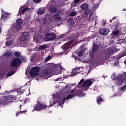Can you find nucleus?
<instances>
[{
	"label": "nucleus",
	"instance_id": "obj_1",
	"mask_svg": "<svg viewBox=\"0 0 126 126\" xmlns=\"http://www.w3.org/2000/svg\"><path fill=\"white\" fill-rule=\"evenodd\" d=\"M11 102H12V96L11 95L8 96H4L2 99H0V106H5V105H7V104H9Z\"/></svg>",
	"mask_w": 126,
	"mask_h": 126
},
{
	"label": "nucleus",
	"instance_id": "obj_2",
	"mask_svg": "<svg viewBox=\"0 0 126 126\" xmlns=\"http://www.w3.org/2000/svg\"><path fill=\"white\" fill-rule=\"evenodd\" d=\"M21 63H22L21 59L18 57H16L12 60L10 65L11 67H15L16 68V67L21 65Z\"/></svg>",
	"mask_w": 126,
	"mask_h": 126
},
{
	"label": "nucleus",
	"instance_id": "obj_3",
	"mask_svg": "<svg viewBox=\"0 0 126 126\" xmlns=\"http://www.w3.org/2000/svg\"><path fill=\"white\" fill-rule=\"evenodd\" d=\"M39 72H40V67L35 66L31 69L30 74L32 77H36L39 75Z\"/></svg>",
	"mask_w": 126,
	"mask_h": 126
},
{
	"label": "nucleus",
	"instance_id": "obj_4",
	"mask_svg": "<svg viewBox=\"0 0 126 126\" xmlns=\"http://www.w3.org/2000/svg\"><path fill=\"white\" fill-rule=\"evenodd\" d=\"M37 104L34 108V111H37V112H40L41 110H44V109H47L48 108V105H45L40 101H37Z\"/></svg>",
	"mask_w": 126,
	"mask_h": 126
},
{
	"label": "nucleus",
	"instance_id": "obj_5",
	"mask_svg": "<svg viewBox=\"0 0 126 126\" xmlns=\"http://www.w3.org/2000/svg\"><path fill=\"white\" fill-rule=\"evenodd\" d=\"M81 8L82 12L84 15H87V14H89V13H90V10L88 8V5L87 4H83L82 5H81Z\"/></svg>",
	"mask_w": 126,
	"mask_h": 126
},
{
	"label": "nucleus",
	"instance_id": "obj_6",
	"mask_svg": "<svg viewBox=\"0 0 126 126\" xmlns=\"http://www.w3.org/2000/svg\"><path fill=\"white\" fill-rule=\"evenodd\" d=\"M29 38H30L29 33H28L27 32H24L22 33L21 37L20 38V41H21V42L28 41V40H29Z\"/></svg>",
	"mask_w": 126,
	"mask_h": 126
},
{
	"label": "nucleus",
	"instance_id": "obj_7",
	"mask_svg": "<svg viewBox=\"0 0 126 126\" xmlns=\"http://www.w3.org/2000/svg\"><path fill=\"white\" fill-rule=\"evenodd\" d=\"M57 38V36L53 33L48 32L45 35L46 41H54Z\"/></svg>",
	"mask_w": 126,
	"mask_h": 126
},
{
	"label": "nucleus",
	"instance_id": "obj_8",
	"mask_svg": "<svg viewBox=\"0 0 126 126\" xmlns=\"http://www.w3.org/2000/svg\"><path fill=\"white\" fill-rule=\"evenodd\" d=\"M66 100H67L66 99V98H63L62 100L58 99L53 103V105H56L57 103H58V106H60V107H62V108H63V104L65 103V101H66Z\"/></svg>",
	"mask_w": 126,
	"mask_h": 126
},
{
	"label": "nucleus",
	"instance_id": "obj_9",
	"mask_svg": "<svg viewBox=\"0 0 126 126\" xmlns=\"http://www.w3.org/2000/svg\"><path fill=\"white\" fill-rule=\"evenodd\" d=\"M50 75V71L47 69H44V71L40 74L41 77L42 78H45V79H48Z\"/></svg>",
	"mask_w": 126,
	"mask_h": 126
},
{
	"label": "nucleus",
	"instance_id": "obj_10",
	"mask_svg": "<svg viewBox=\"0 0 126 126\" xmlns=\"http://www.w3.org/2000/svg\"><path fill=\"white\" fill-rule=\"evenodd\" d=\"M110 32V30L107 28L101 29L99 30V33L100 35H103V36H107L109 32Z\"/></svg>",
	"mask_w": 126,
	"mask_h": 126
},
{
	"label": "nucleus",
	"instance_id": "obj_11",
	"mask_svg": "<svg viewBox=\"0 0 126 126\" xmlns=\"http://www.w3.org/2000/svg\"><path fill=\"white\" fill-rule=\"evenodd\" d=\"M92 84V81L90 79H88L85 81L83 84V87L84 88H88L89 86H91Z\"/></svg>",
	"mask_w": 126,
	"mask_h": 126
},
{
	"label": "nucleus",
	"instance_id": "obj_12",
	"mask_svg": "<svg viewBox=\"0 0 126 126\" xmlns=\"http://www.w3.org/2000/svg\"><path fill=\"white\" fill-rule=\"evenodd\" d=\"M71 93H74L73 94H70L68 95L66 98V100H69V99H71L74 97V96H77L78 95V93L77 92V91L76 90H72L71 91Z\"/></svg>",
	"mask_w": 126,
	"mask_h": 126
},
{
	"label": "nucleus",
	"instance_id": "obj_13",
	"mask_svg": "<svg viewBox=\"0 0 126 126\" xmlns=\"http://www.w3.org/2000/svg\"><path fill=\"white\" fill-rule=\"evenodd\" d=\"M114 52L111 49V48H108L107 52L105 54L106 59H110L111 55H112V54Z\"/></svg>",
	"mask_w": 126,
	"mask_h": 126
},
{
	"label": "nucleus",
	"instance_id": "obj_14",
	"mask_svg": "<svg viewBox=\"0 0 126 126\" xmlns=\"http://www.w3.org/2000/svg\"><path fill=\"white\" fill-rule=\"evenodd\" d=\"M1 10L2 12L1 16V19H7V18H8L9 14L4 12V11L2 9Z\"/></svg>",
	"mask_w": 126,
	"mask_h": 126
},
{
	"label": "nucleus",
	"instance_id": "obj_15",
	"mask_svg": "<svg viewBox=\"0 0 126 126\" xmlns=\"http://www.w3.org/2000/svg\"><path fill=\"white\" fill-rule=\"evenodd\" d=\"M70 48V42H68L62 46V49H64L63 51H67Z\"/></svg>",
	"mask_w": 126,
	"mask_h": 126
},
{
	"label": "nucleus",
	"instance_id": "obj_16",
	"mask_svg": "<svg viewBox=\"0 0 126 126\" xmlns=\"http://www.w3.org/2000/svg\"><path fill=\"white\" fill-rule=\"evenodd\" d=\"M49 10L51 13H56L57 12V7L56 6H51L49 8Z\"/></svg>",
	"mask_w": 126,
	"mask_h": 126
},
{
	"label": "nucleus",
	"instance_id": "obj_17",
	"mask_svg": "<svg viewBox=\"0 0 126 126\" xmlns=\"http://www.w3.org/2000/svg\"><path fill=\"white\" fill-rule=\"evenodd\" d=\"M112 35H114V37H118L121 36L122 33H121V31H120V30H116L112 33Z\"/></svg>",
	"mask_w": 126,
	"mask_h": 126
},
{
	"label": "nucleus",
	"instance_id": "obj_18",
	"mask_svg": "<svg viewBox=\"0 0 126 126\" xmlns=\"http://www.w3.org/2000/svg\"><path fill=\"white\" fill-rule=\"evenodd\" d=\"M125 56H126V51H124L121 53H120L118 56H116L115 59H117V60H120L121 58H123V57H125Z\"/></svg>",
	"mask_w": 126,
	"mask_h": 126
},
{
	"label": "nucleus",
	"instance_id": "obj_19",
	"mask_svg": "<svg viewBox=\"0 0 126 126\" xmlns=\"http://www.w3.org/2000/svg\"><path fill=\"white\" fill-rule=\"evenodd\" d=\"M29 10V9L27 8H25L23 9V7L21 6L19 8V12L18 15H19L20 13H21V14H24V12H25V11H27V10Z\"/></svg>",
	"mask_w": 126,
	"mask_h": 126
},
{
	"label": "nucleus",
	"instance_id": "obj_20",
	"mask_svg": "<svg viewBox=\"0 0 126 126\" xmlns=\"http://www.w3.org/2000/svg\"><path fill=\"white\" fill-rule=\"evenodd\" d=\"M120 79L123 82H126V72L123 73L120 77Z\"/></svg>",
	"mask_w": 126,
	"mask_h": 126
},
{
	"label": "nucleus",
	"instance_id": "obj_21",
	"mask_svg": "<svg viewBox=\"0 0 126 126\" xmlns=\"http://www.w3.org/2000/svg\"><path fill=\"white\" fill-rule=\"evenodd\" d=\"M99 49V46L96 44H94L93 45V52H97Z\"/></svg>",
	"mask_w": 126,
	"mask_h": 126
},
{
	"label": "nucleus",
	"instance_id": "obj_22",
	"mask_svg": "<svg viewBox=\"0 0 126 126\" xmlns=\"http://www.w3.org/2000/svg\"><path fill=\"white\" fill-rule=\"evenodd\" d=\"M53 17L55 19H57L58 20H60L61 19V15H60V13H57L56 14H54Z\"/></svg>",
	"mask_w": 126,
	"mask_h": 126
},
{
	"label": "nucleus",
	"instance_id": "obj_23",
	"mask_svg": "<svg viewBox=\"0 0 126 126\" xmlns=\"http://www.w3.org/2000/svg\"><path fill=\"white\" fill-rule=\"evenodd\" d=\"M93 19H94V16L93 15V13L91 12L90 14V15L89 16V18H88L87 20H88V21H92V20H93Z\"/></svg>",
	"mask_w": 126,
	"mask_h": 126
},
{
	"label": "nucleus",
	"instance_id": "obj_24",
	"mask_svg": "<svg viewBox=\"0 0 126 126\" xmlns=\"http://www.w3.org/2000/svg\"><path fill=\"white\" fill-rule=\"evenodd\" d=\"M96 102L97 104H98L99 105H100L101 102H104V100L103 99V98H102L101 96H99L97 99Z\"/></svg>",
	"mask_w": 126,
	"mask_h": 126
},
{
	"label": "nucleus",
	"instance_id": "obj_25",
	"mask_svg": "<svg viewBox=\"0 0 126 126\" xmlns=\"http://www.w3.org/2000/svg\"><path fill=\"white\" fill-rule=\"evenodd\" d=\"M75 69L78 74H84V72L82 70H80V68H78Z\"/></svg>",
	"mask_w": 126,
	"mask_h": 126
},
{
	"label": "nucleus",
	"instance_id": "obj_26",
	"mask_svg": "<svg viewBox=\"0 0 126 126\" xmlns=\"http://www.w3.org/2000/svg\"><path fill=\"white\" fill-rule=\"evenodd\" d=\"M12 44H13V41L12 40H10L6 42V45L7 46V47H9V46H11Z\"/></svg>",
	"mask_w": 126,
	"mask_h": 126
},
{
	"label": "nucleus",
	"instance_id": "obj_27",
	"mask_svg": "<svg viewBox=\"0 0 126 126\" xmlns=\"http://www.w3.org/2000/svg\"><path fill=\"white\" fill-rule=\"evenodd\" d=\"M47 48V44H43L39 47V50H45Z\"/></svg>",
	"mask_w": 126,
	"mask_h": 126
},
{
	"label": "nucleus",
	"instance_id": "obj_28",
	"mask_svg": "<svg viewBox=\"0 0 126 126\" xmlns=\"http://www.w3.org/2000/svg\"><path fill=\"white\" fill-rule=\"evenodd\" d=\"M14 55L15 57H20V56H21V53H20L19 51H15Z\"/></svg>",
	"mask_w": 126,
	"mask_h": 126
},
{
	"label": "nucleus",
	"instance_id": "obj_29",
	"mask_svg": "<svg viewBox=\"0 0 126 126\" xmlns=\"http://www.w3.org/2000/svg\"><path fill=\"white\" fill-rule=\"evenodd\" d=\"M26 112H27V111H20V112H17V113H16V117H18L19 114H25V113H26Z\"/></svg>",
	"mask_w": 126,
	"mask_h": 126
},
{
	"label": "nucleus",
	"instance_id": "obj_30",
	"mask_svg": "<svg viewBox=\"0 0 126 126\" xmlns=\"http://www.w3.org/2000/svg\"><path fill=\"white\" fill-rule=\"evenodd\" d=\"M71 74L72 76H75V75H76V74H78L75 69H74L72 70Z\"/></svg>",
	"mask_w": 126,
	"mask_h": 126
},
{
	"label": "nucleus",
	"instance_id": "obj_31",
	"mask_svg": "<svg viewBox=\"0 0 126 126\" xmlns=\"http://www.w3.org/2000/svg\"><path fill=\"white\" fill-rule=\"evenodd\" d=\"M23 21L21 19H18L16 20V23L18 25H20L22 23Z\"/></svg>",
	"mask_w": 126,
	"mask_h": 126
},
{
	"label": "nucleus",
	"instance_id": "obj_32",
	"mask_svg": "<svg viewBox=\"0 0 126 126\" xmlns=\"http://www.w3.org/2000/svg\"><path fill=\"white\" fill-rule=\"evenodd\" d=\"M119 42L120 43V44H126V40L125 39H120L119 40Z\"/></svg>",
	"mask_w": 126,
	"mask_h": 126
},
{
	"label": "nucleus",
	"instance_id": "obj_33",
	"mask_svg": "<svg viewBox=\"0 0 126 126\" xmlns=\"http://www.w3.org/2000/svg\"><path fill=\"white\" fill-rule=\"evenodd\" d=\"M44 12H45V11H44V10L41 9L39 10V11L37 12V13H38V14L42 15Z\"/></svg>",
	"mask_w": 126,
	"mask_h": 126
},
{
	"label": "nucleus",
	"instance_id": "obj_34",
	"mask_svg": "<svg viewBox=\"0 0 126 126\" xmlns=\"http://www.w3.org/2000/svg\"><path fill=\"white\" fill-rule=\"evenodd\" d=\"M76 14H77V12L74 11V12H72L70 13V16H75V15H76Z\"/></svg>",
	"mask_w": 126,
	"mask_h": 126
},
{
	"label": "nucleus",
	"instance_id": "obj_35",
	"mask_svg": "<svg viewBox=\"0 0 126 126\" xmlns=\"http://www.w3.org/2000/svg\"><path fill=\"white\" fill-rule=\"evenodd\" d=\"M15 73V71H10L9 73L8 74V76H11V75H13V74Z\"/></svg>",
	"mask_w": 126,
	"mask_h": 126
},
{
	"label": "nucleus",
	"instance_id": "obj_36",
	"mask_svg": "<svg viewBox=\"0 0 126 126\" xmlns=\"http://www.w3.org/2000/svg\"><path fill=\"white\" fill-rule=\"evenodd\" d=\"M77 55L79 57H82V56H83V53H82V51H80L78 52Z\"/></svg>",
	"mask_w": 126,
	"mask_h": 126
},
{
	"label": "nucleus",
	"instance_id": "obj_37",
	"mask_svg": "<svg viewBox=\"0 0 126 126\" xmlns=\"http://www.w3.org/2000/svg\"><path fill=\"white\" fill-rule=\"evenodd\" d=\"M5 56L6 57H10V56H11V53L9 52H7L5 54Z\"/></svg>",
	"mask_w": 126,
	"mask_h": 126
},
{
	"label": "nucleus",
	"instance_id": "obj_38",
	"mask_svg": "<svg viewBox=\"0 0 126 126\" xmlns=\"http://www.w3.org/2000/svg\"><path fill=\"white\" fill-rule=\"evenodd\" d=\"M126 85L123 86L121 88V90L122 91H126Z\"/></svg>",
	"mask_w": 126,
	"mask_h": 126
},
{
	"label": "nucleus",
	"instance_id": "obj_39",
	"mask_svg": "<svg viewBox=\"0 0 126 126\" xmlns=\"http://www.w3.org/2000/svg\"><path fill=\"white\" fill-rule=\"evenodd\" d=\"M33 1L35 3H40L42 1V0H33Z\"/></svg>",
	"mask_w": 126,
	"mask_h": 126
},
{
	"label": "nucleus",
	"instance_id": "obj_40",
	"mask_svg": "<svg viewBox=\"0 0 126 126\" xmlns=\"http://www.w3.org/2000/svg\"><path fill=\"white\" fill-rule=\"evenodd\" d=\"M51 59L50 57H47L46 58L45 60H44L45 63H47L48 61H50V59Z\"/></svg>",
	"mask_w": 126,
	"mask_h": 126
},
{
	"label": "nucleus",
	"instance_id": "obj_41",
	"mask_svg": "<svg viewBox=\"0 0 126 126\" xmlns=\"http://www.w3.org/2000/svg\"><path fill=\"white\" fill-rule=\"evenodd\" d=\"M83 82H84V79H82L79 82V85H80V84H81V83H83Z\"/></svg>",
	"mask_w": 126,
	"mask_h": 126
},
{
	"label": "nucleus",
	"instance_id": "obj_42",
	"mask_svg": "<svg viewBox=\"0 0 126 126\" xmlns=\"http://www.w3.org/2000/svg\"><path fill=\"white\" fill-rule=\"evenodd\" d=\"M81 0H74V3L76 4V3H78V2H79V1H80Z\"/></svg>",
	"mask_w": 126,
	"mask_h": 126
},
{
	"label": "nucleus",
	"instance_id": "obj_43",
	"mask_svg": "<svg viewBox=\"0 0 126 126\" xmlns=\"http://www.w3.org/2000/svg\"><path fill=\"white\" fill-rule=\"evenodd\" d=\"M64 36V35H63V34H61V35H60V36H59V38H60V39H62V38H63V36Z\"/></svg>",
	"mask_w": 126,
	"mask_h": 126
},
{
	"label": "nucleus",
	"instance_id": "obj_44",
	"mask_svg": "<svg viewBox=\"0 0 126 126\" xmlns=\"http://www.w3.org/2000/svg\"><path fill=\"white\" fill-rule=\"evenodd\" d=\"M116 18H117V17H113V18H112V20H115V19H116Z\"/></svg>",
	"mask_w": 126,
	"mask_h": 126
},
{
	"label": "nucleus",
	"instance_id": "obj_45",
	"mask_svg": "<svg viewBox=\"0 0 126 126\" xmlns=\"http://www.w3.org/2000/svg\"><path fill=\"white\" fill-rule=\"evenodd\" d=\"M107 24V23L106 22H105L103 24V25L105 26Z\"/></svg>",
	"mask_w": 126,
	"mask_h": 126
},
{
	"label": "nucleus",
	"instance_id": "obj_46",
	"mask_svg": "<svg viewBox=\"0 0 126 126\" xmlns=\"http://www.w3.org/2000/svg\"><path fill=\"white\" fill-rule=\"evenodd\" d=\"M1 32V27H0V34Z\"/></svg>",
	"mask_w": 126,
	"mask_h": 126
},
{
	"label": "nucleus",
	"instance_id": "obj_47",
	"mask_svg": "<svg viewBox=\"0 0 126 126\" xmlns=\"http://www.w3.org/2000/svg\"><path fill=\"white\" fill-rule=\"evenodd\" d=\"M112 22V19H110V20H109V22Z\"/></svg>",
	"mask_w": 126,
	"mask_h": 126
},
{
	"label": "nucleus",
	"instance_id": "obj_48",
	"mask_svg": "<svg viewBox=\"0 0 126 126\" xmlns=\"http://www.w3.org/2000/svg\"><path fill=\"white\" fill-rule=\"evenodd\" d=\"M40 38H43V35H40Z\"/></svg>",
	"mask_w": 126,
	"mask_h": 126
},
{
	"label": "nucleus",
	"instance_id": "obj_49",
	"mask_svg": "<svg viewBox=\"0 0 126 126\" xmlns=\"http://www.w3.org/2000/svg\"><path fill=\"white\" fill-rule=\"evenodd\" d=\"M113 76H115V75H112L111 77H113Z\"/></svg>",
	"mask_w": 126,
	"mask_h": 126
},
{
	"label": "nucleus",
	"instance_id": "obj_50",
	"mask_svg": "<svg viewBox=\"0 0 126 126\" xmlns=\"http://www.w3.org/2000/svg\"><path fill=\"white\" fill-rule=\"evenodd\" d=\"M81 51H82V52H83V49H82Z\"/></svg>",
	"mask_w": 126,
	"mask_h": 126
},
{
	"label": "nucleus",
	"instance_id": "obj_51",
	"mask_svg": "<svg viewBox=\"0 0 126 126\" xmlns=\"http://www.w3.org/2000/svg\"><path fill=\"white\" fill-rule=\"evenodd\" d=\"M83 47H84V44L83 45Z\"/></svg>",
	"mask_w": 126,
	"mask_h": 126
},
{
	"label": "nucleus",
	"instance_id": "obj_52",
	"mask_svg": "<svg viewBox=\"0 0 126 126\" xmlns=\"http://www.w3.org/2000/svg\"><path fill=\"white\" fill-rule=\"evenodd\" d=\"M20 108H21V105L20 106Z\"/></svg>",
	"mask_w": 126,
	"mask_h": 126
},
{
	"label": "nucleus",
	"instance_id": "obj_53",
	"mask_svg": "<svg viewBox=\"0 0 126 126\" xmlns=\"http://www.w3.org/2000/svg\"><path fill=\"white\" fill-rule=\"evenodd\" d=\"M20 28H21V27H20Z\"/></svg>",
	"mask_w": 126,
	"mask_h": 126
}]
</instances>
